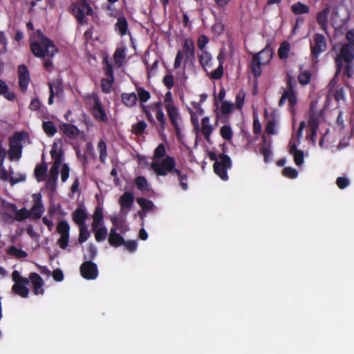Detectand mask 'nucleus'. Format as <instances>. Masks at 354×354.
<instances>
[{
	"label": "nucleus",
	"instance_id": "nucleus-52",
	"mask_svg": "<svg viewBox=\"0 0 354 354\" xmlns=\"http://www.w3.org/2000/svg\"><path fill=\"white\" fill-rule=\"evenodd\" d=\"M113 82V77H111L110 79H103L102 80V88L104 92L109 93L111 88V84Z\"/></svg>",
	"mask_w": 354,
	"mask_h": 354
},
{
	"label": "nucleus",
	"instance_id": "nucleus-31",
	"mask_svg": "<svg viewBox=\"0 0 354 354\" xmlns=\"http://www.w3.org/2000/svg\"><path fill=\"white\" fill-rule=\"evenodd\" d=\"M1 94H3L8 100L12 101L15 99V93L8 91L7 84L0 80V95Z\"/></svg>",
	"mask_w": 354,
	"mask_h": 354
},
{
	"label": "nucleus",
	"instance_id": "nucleus-18",
	"mask_svg": "<svg viewBox=\"0 0 354 354\" xmlns=\"http://www.w3.org/2000/svg\"><path fill=\"white\" fill-rule=\"evenodd\" d=\"M225 58V49L222 48L220 50L219 53L217 56V59L219 62V66L216 70H214V71H212L211 73V77L212 79L218 80V79L221 78V77L223 76V64L224 63Z\"/></svg>",
	"mask_w": 354,
	"mask_h": 354
},
{
	"label": "nucleus",
	"instance_id": "nucleus-25",
	"mask_svg": "<svg viewBox=\"0 0 354 354\" xmlns=\"http://www.w3.org/2000/svg\"><path fill=\"white\" fill-rule=\"evenodd\" d=\"M153 109L156 111V118L160 123V129L162 131H163L165 128L166 125V119L164 115V113L162 111V109L161 106V104L160 102L155 103L153 105Z\"/></svg>",
	"mask_w": 354,
	"mask_h": 354
},
{
	"label": "nucleus",
	"instance_id": "nucleus-22",
	"mask_svg": "<svg viewBox=\"0 0 354 354\" xmlns=\"http://www.w3.org/2000/svg\"><path fill=\"white\" fill-rule=\"evenodd\" d=\"M60 129L64 132V133L71 138H77L80 131L79 129L74 125L71 124H63L60 126Z\"/></svg>",
	"mask_w": 354,
	"mask_h": 354
},
{
	"label": "nucleus",
	"instance_id": "nucleus-51",
	"mask_svg": "<svg viewBox=\"0 0 354 354\" xmlns=\"http://www.w3.org/2000/svg\"><path fill=\"white\" fill-rule=\"evenodd\" d=\"M346 65L344 69V75L351 78L354 75V64L353 62H345Z\"/></svg>",
	"mask_w": 354,
	"mask_h": 354
},
{
	"label": "nucleus",
	"instance_id": "nucleus-3",
	"mask_svg": "<svg viewBox=\"0 0 354 354\" xmlns=\"http://www.w3.org/2000/svg\"><path fill=\"white\" fill-rule=\"evenodd\" d=\"M12 279L16 283H20L21 286H26L31 281L34 292L35 295H43L44 290L43 288L44 282L42 278L37 273L32 272L30 274L29 278H24L20 276L19 272L13 271L12 273Z\"/></svg>",
	"mask_w": 354,
	"mask_h": 354
},
{
	"label": "nucleus",
	"instance_id": "nucleus-40",
	"mask_svg": "<svg viewBox=\"0 0 354 354\" xmlns=\"http://www.w3.org/2000/svg\"><path fill=\"white\" fill-rule=\"evenodd\" d=\"M90 236V232L86 225L80 226V235L78 241L80 243L85 242Z\"/></svg>",
	"mask_w": 354,
	"mask_h": 354
},
{
	"label": "nucleus",
	"instance_id": "nucleus-62",
	"mask_svg": "<svg viewBox=\"0 0 354 354\" xmlns=\"http://www.w3.org/2000/svg\"><path fill=\"white\" fill-rule=\"evenodd\" d=\"M69 167L67 164H64L61 169V179L62 182H65L69 176Z\"/></svg>",
	"mask_w": 354,
	"mask_h": 354
},
{
	"label": "nucleus",
	"instance_id": "nucleus-19",
	"mask_svg": "<svg viewBox=\"0 0 354 354\" xmlns=\"http://www.w3.org/2000/svg\"><path fill=\"white\" fill-rule=\"evenodd\" d=\"M95 104L93 107V114L94 117L100 121L105 122L107 120V116L102 109V104L99 100L95 97L94 98Z\"/></svg>",
	"mask_w": 354,
	"mask_h": 354
},
{
	"label": "nucleus",
	"instance_id": "nucleus-13",
	"mask_svg": "<svg viewBox=\"0 0 354 354\" xmlns=\"http://www.w3.org/2000/svg\"><path fill=\"white\" fill-rule=\"evenodd\" d=\"M32 197L34 198V205L29 211L30 216L33 219H39L44 211V208L41 203V196L40 194H33Z\"/></svg>",
	"mask_w": 354,
	"mask_h": 354
},
{
	"label": "nucleus",
	"instance_id": "nucleus-35",
	"mask_svg": "<svg viewBox=\"0 0 354 354\" xmlns=\"http://www.w3.org/2000/svg\"><path fill=\"white\" fill-rule=\"evenodd\" d=\"M95 232V238L97 241H102L106 239L107 230L104 227H97L96 230H93Z\"/></svg>",
	"mask_w": 354,
	"mask_h": 354
},
{
	"label": "nucleus",
	"instance_id": "nucleus-20",
	"mask_svg": "<svg viewBox=\"0 0 354 354\" xmlns=\"http://www.w3.org/2000/svg\"><path fill=\"white\" fill-rule=\"evenodd\" d=\"M73 221L79 226L86 225L84 222L87 218V214L82 207H77L72 214Z\"/></svg>",
	"mask_w": 354,
	"mask_h": 354
},
{
	"label": "nucleus",
	"instance_id": "nucleus-47",
	"mask_svg": "<svg viewBox=\"0 0 354 354\" xmlns=\"http://www.w3.org/2000/svg\"><path fill=\"white\" fill-rule=\"evenodd\" d=\"M310 79L311 74L307 71H301L298 76L299 82L303 85L308 84L310 82Z\"/></svg>",
	"mask_w": 354,
	"mask_h": 354
},
{
	"label": "nucleus",
	"instance_id": "nucleus-2",
	"mask_svg": "<svg viewBox=\"0 0 354 354\" xmlns=\"http://www.w3.org/2000/svg\"><path fill=\"white\" fill-rule=\"evenodd\" d=\"M28 139V134L21 131L15 133L9 139L8 158L11 161H18L22 153L23 142Z\"/></svg>",
	"mask_w": 354,
	"mask_h": 354
},
{
	"label": "nucleus",
	"instance_id": "nucleus-16",
	"mask_svg": "<svg viewBox=\"0 0 354 354\" xmlns=\"http://www.w3.org/2000/svg\"><path fill=\"white\" fill-rule=\"evenodd\" d=\"M19 84L21 90L25 92L30 82V75L27 67L20 65L18 68Z\"/></svg>",
	"mask_w": 354,
	"mask_h": 354
},
{
	"label": "nucleus",
	"instance_id": "nucleus-8",
	"mask_svg": "<svg viewBox=\"0 0 354 354\" xmlns=\"http://www.w3.org/2000/svg\"><path fill=\"white\" fill-rule=\"evenodd\" d=\"M327 49V42L326 37L319 33L314 35L313 41L310 44L311 54L315 57V62H317L318 56Z\"/></svg>",
	"mask_w": 354,
	"mask_h": 354
},
{
	"label": "nucleus",
	"instance_id": "nucleus-12",
	"mask_svg": "<svg viewBox=\"0 0 354 354\" xmlns=\"http://www.w3.org/2000/svg\"><path fill=\"white\" fill-rule=\"evenodd\" d=\"M167 111L170 119V121L174 126L177 136L180 138V128L178 123V120L180 119L179 113L178 109L176 106H174L171 104H167L166 105Z\"/></svg>",
	"mask_w": 354,
	"mask_h": 354
},
{
	"label": "nucleus",
	"instance_id": "nucleus-17",
	"mask_svg": "<svg viewBox=\"0 0 354 354\" xmlns=\"http://www.w3.org/2000/svg\"><path fill=\"white\" fill-rule=\"evenodd\" d=\"M133 196L131 192H124L119 198L120 211L122 214H127L133 203Z\"/></svg>",
	"mask_w": 354,
	"mask_h": 354
},
{
	"label": "nucleus",
	"instance_id": "nucleus-36",
	"mask_svg": "<svg viewBox=\"0 0 354 354\" xmlns=\"http://www.w3.org/2000/svg\"><path fill=\"white\" fill-rule=\"evenodd\" d=\"M289 51L290 44L287 41H283L278 50V55L281 59H285L288 57Z\"/></svg>",
	"mask_w": 354,
	"mask_h": 354
},
{
	"label": "nucleus",
	"instance_id": "nucleus-21",
	"mask_svg": "<svg viewBox=\"0 0 354 354\" xmlns=\"http://www.w3.org/2000/svg\"><path fill=\"white\" fill-rule=\"evenodd\" d=\"M109 243L111 245L118 247L124 243V239L117 232L115 227H112L110 230L109 236Z\"/></svg>",
	"mask_w": 354,
	"mask_h": 354
},
{
	"label": "nucleus",
	"instance_id": "nucleus-9",
	"mask_svg": "<svg viewBox=\"0 0 354 354\" xmlns=\"http://www.w3.org/2000/svg\"><path fill=\"white\" fill-rule=\"evenodd\" d=\"M72 10L77 20L81 24L84 22L85 15H91L93 14V9L85 0H81L77 3L72 4Z\"/></svg>",
	"mask_w": 354,
	"mask_h": 354
},
{
	"label": "nucleus",
	"instance_id": "nucleus-41",
	"mask_svg": "<svg viewBox=\"0 0 354 354\" xmlns=\"http://www.w3.org/2000/svg\"><path fill=\"white\" fill-rule=\"evenodd\" d=\"M220 134L223 139L229 141L232 137V130L230 126L225 125L221 127Z\"/></svg>",
	"mask_w": 354,
	"mask_h": 354
},
{
	"label": "nucleus",
	"instance_id": "nucleus-44",
	"mask_svg": "<svg viewBox=\"0 0 354 354\" xmlns=\"http://www.w3.org/2000/svg\"><path fill=\"white\" fill-rule=\"evenodd\" d=\"M146 127V122L142 120L136 123L135 125L132 126L131 131L134 134L140 135L141 133H142Z\"/></svg>",
	"mask_w": 354,
	"mask_h": 354
},
{
	"label": "nucleus",
	"instance_id": "nucleus-5",
	"mask_svg": "<svg viewBox=\"0 0 354 354\" xmlns=\"http://www.w3.org/2000/svg\"><path fill=\"white\" fill-rule=\"evenodd\" d=\"M176 162L174 158L167 156L162 161H153L151 168L158 176H166L168 173L175 174Z\"/></svg>",
	"mask_w": 354,
	"mask_h": 354
},
{
	"label": "nucleus",
	"instance_id": "nucleus-56",
	"mask_svg": "<svg viewBox=\"0 0 354 354\" xmlns=\"http://www.w3.org/2000/svg\"><path fill=\"white\" fill-rule=\"evenodd\" d=\"M57 177L48 176L46 182V188L50 189L52 192L55 191L57 186Z\"/></svg>",
	"mask_w": 354,
	"mask_h": 354
},
{
	"label": "nucleus",
	"instance_id": "nucleus-50",
	"mask_svg": "<svg viewBox=\"0 0 354 354\" xmlns=\"http://www.w3.org/2000/svg\"><path fill=\"white\" fill-rule=\"evenodd\" d=\"M49 88H50V85H52L53 91L56 95L60 94L62 91V82L59 80H55L52 82L48 84Z\"/></svg>",
	"mask_w": 354,
	"mask_h": 354
},
{
	"label": "nucleus",
	"instance_id": "nucleus-42",
	"mask_svg": "<svg viewBox=\"0 0 354 354\" xmlns=\"http://www.w3.org/2000/svg\"><path fill=\"white\" fill-rule=\"evenodd\" d=\"M9 254L13 255L18 258H25L27 257V253L15 246H11L8 251Z\"/></svg>",
	"mask_w": 354,
	"mask_h": 354
},
{
	"label": "nucleus",
	"instance_id": "nucleus-10",
	"mask_svg": "<svg viewBox=\"0 0 354 354\" xmlns=\"http://www.w3.org/2000/svg\"><path fill=\"white\" fill-rule=\"evenodd\" d=\"M69 230L70 225L66 221H62L57 224V231L60 235L57 243L62 249H66L68 246Z\"/></svg>",
	"mask_w": 354,
	"mask_h": 354
},
{
	"label": "nucleus",
	"instance_id": "nucleus-15",
	"mask_svg": "<svg viewBox=\"0 0 354 354\" xmlns=\"http://www.w3.org/2000/svg\"><path fill=\"white\" fill-rule=\"evenodd\" d=\"M182 51L183 55H185V62L192 63L195 59V47L194 41L192 39H186L184 41V45Z\"/></svg>",
	"mask_w": 354,
	"mask_h": 354
},
{
	"label": "nucleus",
	"instance_id": "nucleus-23",
	"mask_svg": "<svg viewBox=\"0 0 354 354\" xmlns=\"http://www.w3.org/2000/svg\"><path fill=\"white\" fill-rule=\"evenodd\" d=\"M201 124V132L207 142H210V135L213 131V127L209 124V118L208 117L203 118Z\"/></svg>",
	"mask_w": 354,
	"mask_h": 354
},
{
	"label": "nucleus",
	"instance_id": "nucleus-63",
	"mask_svg": "<svg viewBox=\"0 0 354 354\" xmlns=\"http://www.w3.org/2000/svg\"><path fill=\"white\" fill-rule=\"evenodd\" d=\"M224 30V25L221 22H216L212 26V31L217 35H220Z\"/></svg>",
	"mask_w": 354,
	"mask_h": 354
},
{
	"label": "nucleus",
	"instance_id": "nucleus-27",
	"mask_svg": "<svg viewBox=\"0 0 354 354\" xmlns=\"http://www.w3.org/2000/svg\"><path fill=\"white\" fill-rule=\"evenodd\" d=\"M93 221L92 223V230H96L97 227H100L102 222L103 221V214L102 209L100 207H97L94 212Z\"/></svg>",
	"mask_w": 354,
	"mask_h": 354
},
{
	"label": "nucleus",
	"instance_id": "nucleus-43",
	"mask_svg": "<svg viewBox=\"0 0 354 354\" xmlns=\"http://www.w3.org/2000/svg\"><path fill=\"white\" fill-rule=\"evenodd\" d=\"M313 106H314V103L312 102L311 106H310L311 113L310 115L308 124H309L310 128H318L319 119H318L317 116L313 113Z\"/></svg>",
	"mask_w": 354,
	"mask_h": 354
},
{
	"label": "nucleus",
	"instance_id": "nucleus-4",
	"mask_svg": "<svg viewBox=\"0 0 354 354\" xmlns=\"http://www.w3.org/2000/svg\"><path fill=\"white\" fill-rule=\"evenodd\" d=\"M272 57V48L267 46L259 53L255 54L251 63L252 73L255 77H259L261 74V66L268 64Z\"/></svg>",
	"mask_w": 354,
	"mask_h": 354
},
{
	"label": "nucleus",
	"instance_id": "nucleus-54",
	"mask_svg": "<svg viewBox=\"0 0 354 354\" xmlns=\"http://www.w3.org/2000/svg\"><path fill=\"white\" fill-rule=\"evenodd\" d=\"M283 176L290 178H295L297 176V171L291 167H285L282 171Z\"/></svg>",
	"mask_w": 354,
	"mask_h": 354
},
{
	"label": "nucleus",
	"instance_id": "nucleus-7",
	"mask_svg": "<svg viewBox=\"0 0 354 354\" xmlns=\"http://www.w3.org/2000/svg\"><path fill=\"white\" fill-rule=\"evenodd\" d=\"M6 153L5 149L2 146H0V178L4 181H9L12 185L25 180L24 176L19 175L18 178L13 177L11 174L5 169L3 167V161Z\"/></svg>",
	"mask_w": 354,
	"mask_h": 354
},
{
	"label": "nucleus",
	"instance_id": "nucleus-61",
	"mask_svg": "<svg viewBox=\"0 0 354 354\" xmlns=\"http://www.w3.org/2000/svg\"><path fill=\"white\" fill-rule=\"evenodd\" d=\"M199 61L203 66L208 65L211 61V56L207 52L203 53L199 57Z\"/></svg>",
	"mask_w": 354,
	"mask_h": 354
},
{
	"label": "nucleus",
	"instance_id": "nucleus-45",
	"mask_svg": "<svg viewBox=\"0 0 354 354\" xmlns=\"http://www.w3.org/2000/svg\"><path fill=\"white\" fill-rule=\"evenodd\" d=\"M135 183L137 187L142 191L148 190V183L144 176H138L136 178Z\"/></svg>",
	"mask_w": 354,
	"mask_h": 354
},
{
	"label": "nucleus",
	"instance_id": "nucleus-46",
	"mask_svg": "<svg viewBox=\"0 0 354 354\" xmlns=\"http://www.w3.org/2000/svg\"><path fill=\"white\" fill-rule=\"evenodd\" d=\"M137 202L145 210H151L154 207V205L151 201L143 198H138Z\"/></svg>",
	"mask_w": 354,
	"mask_h": 354
},
{
	"label": "nucleus",
	"instance_id": "nucleus-14",
	"mask_svg": "<svg viewBox=\"0 0 354 354\" xmlns=\"http://www.w3.org/2000/svg\"><path fill=\"white\" fill-rule=\"evenodd\" d=\"M337 57L343 59L345 62H353L354 47L351 44H342Z\"/></svg>",
	"mask_w": 354,
	"mask_h": 354
},
{
	"label": "nucleus",
	"instance_id": "nucleus-55",
	"mask_svg": "<svg viewBox=\"0 0 354 354\" xmlns=\"http://www.w3.org/2000/svg\"><path fill=\"white\" fill-rule=\"evenodd\" d=\"M175 174L177 175L182 188L186 190L187 189V184L185 183V180H187V176L185 174H182L179 170H176Z\"/></svg>",
	"mask_w": 354,
	"mask_h": 354
},
{
	"label": "nucleus",
	"instance_id": "nucleus-34",
	"mask_svg": "<svg viewBox=\"0 0 354 354\" xmlns=\"http://www.w3.org/2000/svg\"><path fill=\"white\" fill-rule=\"evenodd\" d=\"M42 127L45 133L49 136H53L57 132L56 127L50 121L44 122Z\"/></svg>",
	"mask_w": 354,
	"mask_h": 354
},
{
	"label": "nucleus",
	"instance_id": "nucleus-49",
	"mask_svg": "<svg viewBox=\"0 0 354 354\" xmlns=\"http://www.w3.org/2000/svg\"><path fill=\"white\" fill-rule=\"evenodd\" d=\"M97 149L100 151V158L102 162L105 161L106 157V145L105 142L101 140L99 142Z\"/></svg>",
	"mask_w": 354,
	"mask_h": 354
},
{
	"label": "nucleus",
	"instance_id": "nucleus-37",
	"mask_svg": "<svg viewBox=\"0 0 354 354\" xmlns=\"http://www.w3.org/2000/svg\"><path fill=\"white\" fill-rule=\"evenodd\" d=\"M47 171L46 165H39L36 166L35 169V175L38 181H41L44 179V176Z\"/></svg>",
	"mask_w": 354,
	"mask_h": 354
},
{
	"label": "nucleus",
	"instance_id": "nucleus-11",
	"mask_svg": "<svg viewBox=\"0 0 354 354\" xmlns=\"http://www.w3.org/2000/svg\"><path fill=\"white\" fill-rule=\"evenodd\" d=\"M82 276L86 279H95L98 274L96 264L92 261H86L80 266Z\"/></svg>",
	"mask_w": 354,
	"mask_h": 354
},
{
	"label": "nucleus",
	"instance_id": "nucleus-60",
	"mask_svg": "<svg viewBox=\"0 0 354 354\" xmlns=\"http://www.w3.org/2000/svg\"><path fill=\"white\" fill-rule=\"evenodd\" d=\"M61 164H59V160H57L56 162H53V166L51 167L50 171H49V176H53V177H57L58 176L59 173V169Z\"/></svg>",
	"mask_w": 354,
	"mask_h": 354
},
{
	"label": "nucleus",
	"instance_id": "nucleus-26",
	"mask_svg": "<svg viewBox=\"0 0 354 354\" xmlns=\"http://www.w3.org/2000/svg\"><path fill=\"white\" fill-rule=\"evenodd\" d=\"M286 100H288L290 106H295L297 101L295 92L285 91L279 102V106H282Z\"/></svg>",
	"mask_w": 354,
	"mask_h": 354
},
{
	"label": "nucleus",
	"instance_id": "nucleus-6",
	"mask_svg": "<svg viewBox=\"0 0 354 354\" xmlns=\"http://www.w3.org/2000/svg\"><path fill=\"white\" fill-rule=\"evenodd\" d=\"M231 160L225 154H220L214 164V172L223 180H227V170L231 167Z\"/></svg>",
	"mask_w": 354,
	"mask_h": 354
},
{
	"label": "nucleus",
	"instance_id": "nucleus-48",
	"mask_svg": "<svg viewBox=\"0 0 354 354\" xmlns=\"http://www.w3.org/2000/svg\"><path fill=\"white\" fill-rule=\"evenodd\" d=\"M165 148L162 144L159 145L155 149L153 156V161H158V159L162 158L165 154Z\"/></svg>",
	"mask_w": 354,
	"mask_h": 354
},
{
	"label": "nucleus",
	"instance_id": "nucleus-29",
	"mask_svg": "<svg viewBox=\"0 0 354 354\" xmlns=\"http://www.w3.org/2000/svg\"><path fill=\"white\" fill-rule=\"evenodd\" d=\"M12 290L15 294L25 298L27 297L29 294L28 288L25 286H21L20 283L15 282L12 286Z\"/></svg>",
	"mask_w": 354,
	"mask_h": 354
},
{
	"label": "nucleus",
	"instance_id": "nucleus-58",
	"mask_svg": "<svg viewBox=\"0 0 354 354\" xmlns=\"http://www.w3.org/2000/svg\"><path fill=\"white\" fill-rule=\"evenodd\" d=\"M345 38L347 43L346 44H351L354 47V28H351L346 32Z\"/></svg>",
	"mask_w": 354,
	"mask_h": 354
},
{
	"label": "nucleus",
	"instance_id": "nucleus-39",
	"mask_svg": "<svg viewBox=\"0 0 354 354\" xmlns=\"http://www.w3.org/2000/svg\"><path fill=\"white\" fill-rule=\"evenodd\" d=\"M50 155H51L53 159L54 160V162H56L57 160H58L59 164H61L62 160V150L59 149L57 148V145L55 143L53 145V149L50 151Z\"/></svg>",
	"mask_w": 354,
	"mask_h": 354
},
{
	"label": "nucleus",
	"instance_id": "nucleus-53",
	"mask_svg": "<svg viewBox=\"0 0 354 354\" xmlns=\"http://www.w3.org/2000/svg\"><path fill=\"white\" fill-rule=\"evenodd\" d=\"M261 153H263L264 156V160L266 162H268L269 160V158L271 156L272 151L270 149V145L267 144L266 142L261 147Z\"/></svg>",
	"mask_w": 354,
	"mask_h": 354
},
{
	"label": "nucleus",
	"instance_id": "nucleus-38",
	"mask_svg": "<svg viewBox=\"0 0 354 354\" xmlns=\"http://www.w3.org/2000/svg\"><path fill=\"white\" fill-rule=\"evenodd\" d=\"M13 213L15 215V219L19 221H24L30 216L29 211L26 208H22L19 210L16 209V211L13 212Z\"/></svg>",
	"mask_w": 354,
	"mask_h": 354
},
{
	"label": "nucleus",
	"instance_id": "nucleus-30",
	"mask_svg": "<svg viewBox=\"0 0 354 354\" xmlns=\"http://www.w3.org/2000/svg\"><path fill=\"white\" fill-rule=\"evenodd\" d=\"M125 57L126 55L124 50L122 48H118L113 54L115 64L120 67L124 62Z\"/></svg>",
	"mask_w": 354,
	"mask_h": 354
},
{
	"label": "nucleus",
	"instance_id": "nucleus-59",
	"mask_svg": "<svg viewBox=\"0 0 354 354\" xmlns=\"http://www.w3.org/2000/svg\"><path fill=\"white\" fill-rule=\"evenodd\" d=\"M138 95L142 102H147L150 98L149 93L141 88L138 89Z\"/></svg>",
	"mask_w": 354,
	"mask_h": 354
},
{
	"label": "nucleus",
	"instance_id": "nucleus-57",
	"mask_svg": "<svg viewBox=\"0 0 354 354\" xmlns=\"http://www.w3.org/2000/svg\"><path fill=\"white\" fill-rule=\"evenodd\" d=\"M294 156V160L297 165H301L304 162V153L302 151H297L292 154Z\"/></svg>",
	"mask_w": 354,
	"mask_h": 354
},
{
	"label": "nucleus",
	"instance_id": "nucleus-64",
	"mask_svg": "<svg viewBox=\"0 0 354 354\" xmlns=\"http://www.w3.org/2000/svg\"><path fill=\"white\" fill-rule=\"evenodd\" d=\"M232 104L225 101L223 102L221 106V111L223 114H227L232 110Z\"/></svg>",
	"mask_w": 354,
	"mask_h": 354
},
{
	"label": "nucleus",
	"instance_id": "nucleus-24",
	"mask_svg": "<svg viewBox=\"0 0 354 354\" xmlns=\"http://www.w3.org/2000/svg\"><path fill=\"white\" fill-rule=\"evenodd\" d=\"M329 12H330V8L327 7L317 15V22L319 24V26H321V28L324 31H326L327 23H328V15Z\"/></svg>",
	"mask_w": 354,
	"mask_h": 354
},
{
	"label": "nucleus",
	"instance_id": "nucleus-33",
	"mask_svg": "<svg viewBox=\"0 0 354 354\" xmlns=\"http://www.w3.org/2000/svg\"><path fill=\"white\" fill-rule=\"evenodd\" d=\"M122 100L128 106H133L137 101V95L134 93L122 94Z\"/></svg>",
	"mask_w": 354,
	"mask_h": 354
},
{
	"label": "nucleus",
	"instance_id": "nucleus-28",
	"mask_svg": "<svg viewBox=\"0 0 354 354\" xmlns=\"http://www.w3.org/2000/svg\"><path fill=\"white\" fill-rule=\"evenodd\" d=\"M115 30L122 35H124L127 34L128 30V24L127 19L120 17L118 19V21L115 24Z\"/></svg>",
	"mask_w": 354,
	"mask_h": 354
},
{
	"label": "nucleus",
	"instance_id": "nucleus-1",
	"mask_svg": "<svg viewBox=\"0 0 354 354\" xmlns=\"http://www.w3.org/2000/svg\"><path fill=\"white\" fill-rule=\"evenodd\" d=\"M37 34L38 39L31 42V51L35 56L46 59L44 66L48 69L52 66L49 58L54 56L57 49L53 42L48 39L40 30H37Z\"/></svg>",
	"mask_w": 354,
	"mask_h": 354
},
{
	"label": "nucleus",
	"instance_id": "nucleus-32",
	"mask_svg": "<svg viewBox=\"0 0 354 354\" xmlns=\"http://www.w3.org/2000/svg\"><path fill=\"white\" fill-rule=\"evenodd\" d=\"M291 10L295 15L306 14L309 12V7L301 2H297L292 5Z\"/></svg>",
	"mask_w": 354,
	"mask_h": 354
}]
</instances>
